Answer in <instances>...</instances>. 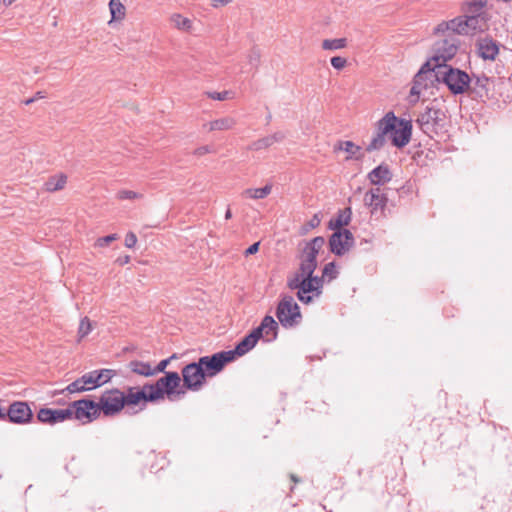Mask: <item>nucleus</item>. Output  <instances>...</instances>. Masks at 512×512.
<instances>
[{
    "label": "nucleus",
    "instance_id": "obj_1",
    "mask_svg": "<svg viewBox=\"0 0 512 512\" xmlns=\"http://www.w3.org/2000/svg\"><path fill=\"white\" fill-rule=\"evenodd\" d=\"M325 239L322 236L314 237L306 243L300 256L298 271L287 279V286L291 290L297 291V298L304 304L312 302L313 297L317 296V287L311 283V275L317 268V255L322 249Z\"/></svg>",
    "mask_w": 512,
    "mask_h": 512
},
{
    "label": "nucleus",
    "instance_id": "obj_2",
    "mask_svg": "<svg viewBox=\"0 0 512 512\" xmlns=\"http://www.w3.org/2000/svg\"><path fill=\"white\" fill-rule=\"evenodd\" d=\"M411 134V121L398 118L393 112H388L376 122V134L372 137L366 150L373 152L382 149L387 138L395 147L403 148L410 142Z\"/></svg>",
    "mask_w": 512,
    "mask_h": 512
},
{
    "label": "nucleus",
    "instance_id": "obj_3",
    "mask_svg": "<svg viewBox=\"0 0 512 512\" xmlns=\"http://www.w3.org/2000/svg\"><path fill=\"white\" fill-rule=\"evenodd\" d=\"M446 114L434 100L419 113L416 124L420 130L430 138L438 136L445 131Z\"/></svg>",
    "mask_w": 512,
    "mask_h": 512
},
{
    "label": "nucleus",
    "instance_id": "obj_4",
    "mask_svg": "<svg viewBox=\"0 0 512 512\" xmlns=\"http://www.w3.org/2000/svg\"><path fill=\"white\" fill-rule=\"evenodd\" d=\"M436 81L444 83L454 95L467 92L471 77L458 68L436 64Z\"/></svg>",
    "mask_w": 512,
    "mask_h": 512
},
{
    "label": "nucleus",
    "instance_id": "obj_5",
    "mask_svg": "<svg viewBox=\"0 0 512 512\" xmlns=\"http://www.w3.org/2000/svg\"><path fill=\"white\" fill-rule=\"evenodd\" d=\"M114 376L116 371L113 369L93 370L71 382L63 391L70 394L90 391L108 383Z\"/></svg>",
    "mask_w": 512,
    "mask_h": 512
},
{
    "label": "nucleus",
    "instance_id": "obj_6",
    "mask_svg": "<svg viewBox=\"0 0 512 512\" xmlns=\"http://www.w3.org/2000/svg\"><path fill=\"white\" fill-rule=\"evenodd\" d=\"M181 377L177 372H166L165 376L159 378L154 384H145V389L149 390V399L157 401L163 399L167 394L169 397L176 393V388L180 385ZM180 394V392H177Z\"/></svg>",
    "mask_w": 512,
    "mask_h": 512
},
{
    "label": "nucleus",
    "instance_id": "obj_7",
    "mask_svg": "<svg viewBox=\"0 0 512 512\" xmlns=\"http://www.w3.org/2000/svg\"><path fill=\"white\" fill-rule=\"evenodd\" d=\"M436 64L433 61L427 60L414 76L413 85L410 90L411 102H416L422 91L433 85L434 80H436Z\"/></svg>",
    "mask_w": 512,
    "mask_h": 512
},
{
    "label": "nucleus",
    "instance_id": "obj_8",
    "mask_svg": "<svg viewBox=\"0 0 512 512\" xmlns=\"http://www.w3.org/2000/svg\"><path fill=\"white\" fill-rule=\"evenodd\" d=\"M276 316L280 324L285 328H291L301 321V313L298 304L290 295L281 298L276 309Z\"/></svg>",
    "mask_w": 512,
    "mask_h": 512
},
{
    "label": "nucleus",
    "instance_id": "obj_9",
    "mask_svg": "<svg viewBox=\"0 0 512 512\" xmlns=\"http://www.w3.org/2000/svg\"><path fill=\"white\" fill-rule=\"evenodd\" d=\"M96 406L104 416H115L124 408V392L117 388L106 390L100 396Z\"/></svg>",
    "mask_w": 512,
    "mask_h": 512
},
{
    "label": "nucleus",
    "instance_id": "obj_10",
    "mask_svg": "<svg viewBox=\"0 0 512 512\" xmlns=\"http://www.w3.org/2000/svg\"><path fill=\"white\" fill-rule=\"evenodd\" d=\"M453 33L458 35H470L478 31H483L487 25V18L474 17L469 13H463L462 16L451 20Z\"/></svg>",
    "mask_w": 512,
    "mask_h": 512
},
{
    "label": "nucleus",
    "instance_id": "obj_11",
    "mask_svg": "<svg viewBox=\"0 0 512 512\" xmlns=\"http://www.w3.org/2000/svg\"><path fill=\"white\" fill-rule=\"evenodd\" d=\"M459 39L454 35H449L444 39L437 41L433 46L434 55L429 59L433 63L445 64L452 59L459 48Z\"/></svg>",
    "mask_w": 512,
    "mask_h": 512
},
{
    "label": "nucleus",
    "instance_id": "obj_12",
    "mask_svg": "<svg viewBox=\"0 0 512 512\" xmlns=\"http://www.w3.org/2000/svg\"><path fill=\"white\" fill-rule=\"evenodd\" d=\"M493 88V78H490L485 74H473L467 92L473 99L485 102V100L490 99L492 97Z\"/></svg>",
    "mask_w": 512,
    "mask_h": 512
},
{
    "label": "nucleus",
    "instance_id": "obj_13",
    "mask_svg": "<svg viewBox=\"0 0 512 512\" xmlns=\"http://www.w3.org/2000/svg\"><path fill=\"white\" fill-rule=\"evenodd\" d=\"M67 410L71 412V419L83 422H91L100 416L96 402L89 399H80L72 402Z\"/></svg>",
    "mask_w": 512,
    "mask_h": 512
},
{
    "label": "nucleus",
    "instance_id": "obj_14",
    "mask_svg": "<svg viewBox=\"0 0 512 512\" xmlns=\"http://www.w3.org/2000/svg\"><path fill=\"white\" fill-rule=\"evenodd\" d=\"M231 352L221 351L211 356L200 357L198 363L202 366L206 377H214L221 372L225 365L232 361Z\"/></svg>",
    "mask_w": 512,
    "mask_h": 512
},
{
    "label": "nucleus",
    "instance_id": "obj_15",
    "mask_svg": "<svg viewBox=\"0 0 512 512\" xmlns=\"http://www.w3.org/2000/svg\"><path fill=\"white\" fill-rule=\"evenodd\" d=\"M198 362L187 364L182 369L184 386L191 391H199L205 384L206 375Z\"/></svg>",
    "mask_w": 512,
    "mask_h": 512
},
{
    "label": "nucleus",
    "instance_id": "obj_16",
    "mask_svg": "<svg viewBox=\"0 0 512 512\" xmlns=\"http://www.w3.org/2000/svg\"><path fill=\"white\" fill-rule=\"evenodd\" d=\"M6 420L14 424H27L31 422L33 413L27 402L15 401L8 407Z\"/></svg>",
    "mask_w": 512,
    "mask_h": 512
},
{
    "label": "nucleus",
    "instance_id": "obj_17",
    "mask_svg": "<svg viewBox=\"0 0 512 512\" xmlns=\"http://www.w3.org/2000/svg\"><path fill=\"white\" fill-rule=\"evenodd\" d=\"M353 244V234L347 229L335 231L329 239L330 250L337 256L344 255Z\"/></svg>",
    "mask_w": 512,
    "mask_h": 512
},
{
    "label": "nucleus",
    "instance_id": "obj_18",
    "mask_svg": "<svg viewBox=\"0 0 512 512\" xmlns=\"http://www.w3.org/2000/svg\"><path fill=\"white\" fill-rule=\"evenodd\" d=\"M364 205L370 209L372 215H384L388 198L379 187L371 188L364 194Z\"/></svg>",
    "mask_w": 512,
    "mask_h": 512
},
{
    "label": "nucleus",
    "instance_id": "obj_19",
    "mask_svg": "<svg viewBox=\"0 0 512 512\" xmlns=\"http://www.w3.org/2000/svg\"><path fill=\"white\" fill-rule=\"evenodd\" d=\"M477 55L484 61H495L500 51V43L489 35L476 40Z\"/></svg>",
    "mask_w": 512,
    "mask_h": 512
},
{
    "label": "nucleus",
    "instance_id": "obj_20",
    "mask_svg": "<svg viewBox=\"0 0 512 512\" xmlns=\"http://www.w3.org/2000/svg\"><path fill=\"white\" fill-rule=\"evenodd\" d=\"M37 419L43 424L54 425L67 420H71L70 410L41 408L37 413Z\"/></svg>",
    "mask_w": 512,
    "mask_h": 512
},
{
    "label": "nucleus",
    "instance_id": "obj_21",
    "mask_svg": "<svg viewBox=\"0 0 512 512\" xmlns=\"http://www.w3.org/2000/svg\"><path fill=\"white\" fill-rule=\"evenodd\" d=\"M141 401L152 402L149 399V390L145 389V385L141 390L135 387H128L126 393H124V407L138 405Z\"/></svg>",
    "mask_w": 512,
    "mask_h": 512
},
{
    "label": "nucleus",
    "instance_id": "obj_22",
    "mask_svg": "<svg viewBox=\"0 0 512 512\" xmlns=\"http://www.w3.org/2000/svg\"><path fill=\"white\" fill-rule=\"evenodd\" d=\"M367 178L371 184L381 186L391 181L392 172L390 171L388 165L381 164L371 170L368 173Z\"/></svg>",
    "mask_w": 512,
    "mask_h": 512
},
{
    "label": "nucleus",
    "instance_id": "obj_23",
    "mask_svg": "<svg viewBox=\"0 0 512 512\" xmlns=\"http://www.w3.org/2000/svg\"><path fill=\"white\" fill-rule=\"evenodd\" d=\"M286 135L282 131H277L271 135L260 138L254 142H252L249 146L250 150L259 151L263 149H267L274 145L275 143H280L285 139Z\"/></svg>",
    "mask_w": 512,
    "mask_h": 512
},
{
    "label": "nucleus",
    "instance_id": "obj_24",
    "mask_svg": "<svg viewBox=\"0 0 512 512\" xmlns=\"http://www.w3.org/2000/svg\"><path fill=\"white\" fill-rule=\"evenodd\" d=\"M235 125L236 120L232 117L226 116L203 124V129L208 132L226 131L234 128Z\"/></svg>",
    "mask_w": 512,
    "mask_h": 512
},
{
    "label": "nucleus",
    "instance_id": "obj_25",
    "mask_svg": "<svg viewBox=\"0 0 512 512\" xmlns=\"http://www.w3.org/2000/svg\"><path fill=\"white\" fill-rule=\"evenodd\" d=\"M487 0H469L462 4L461 10L463 13H469L474 17L486 18L483 8L486 6Z\"/></svg>",
    "mask_w": 512,
    "mask_h": 512
},
{
    "label": "nucleus",
    "instance_id": "obj_26",
    "mask_svg": "<svg viewBox=\"0 0 512 512\" xmlns=\"http://www.w3.org/2000/svg\"><path fill=\"white\" fill-rule=\"evenodd\" d=\"M249 335H246L235 347L233 350H228L227 352H231L232 361L235 359V356H243L247 352H249L252 348L255 347L256 342Z\"/></svg>",
    "mask_w": 512,
    "mask_h": 512
},
{
    "label": "nucleus",
    "instance_id": "obj_27",
    "mask_svg": "<svg viewBox=\"0 0 512 512\" xmlns=\"http://www.w3.org/2000/svg\"><path fill=\"white\" fill-rule=\"evenodd\" d=\"M265 333L268 341L274 340L277 336L278 324L272 316L266 315L259 325Z\"/></svg>",
    "mask_w": 512,
    "mask_h": 512
},
{
    "label": "nucleus",
    "instance_id": "obj_28",
    "mask_svg": "<svg viewBox=\"0 0 512 512\" xmlns=\"http://www.w3.org/2000/svg\"><path fill=\"white\" fill-rule=\"evenodd\" d=\"M170 23L174 28L184 32H190L193 28V22L191 19L184 17L180 13H173L169 17Z\"/></svg>",
    "mask_w": 512,
    "mask_h": 512
},
{
    "label": "nucleus",
    "instance_id": "obj_29",
    "mask_svg": "<svg viewBox=\"0 0 512 512\" xmlns=\"http://www.w3.org/2000/svg\"><path fill=\"white\" fill-rule=\"evenodd\" d=\"M67 183V176L64 174L51 176L45 183L44 189L47 192H56L62 190Z\"/></svg>",
    "mask_w": 512,
    "mask_h": 512
},
{
    "label": "nucleus",
    "instance_id": "obj_30",
    "mask_svg": "<svg viewBox=\"0 0 512 512\" xmlns=\"http://www.w3.org/2000/svg\"><path fill=\"white\" fill-rule=\"evenodd\" d=\"M127 366L133 373L137 375L144 377L153 376L152 366L147 362L132 360L128 363Z\"/></svg>",
    "mask_w": 512,
    "mask_h": 512
},
{
    "label": "nucleus",
    "instance_id": "obj_31",
    "mask_svg": "<svg viewBox=\"0 0 512 512\" xmlns=\"http://www.w3.org/2000/svg\"><path fill=\"white\" fill-rule=\"evenodd\" d=\"M272 191V185L267 184L261 188H248L245 189L242 193L243 197L250 199H264L266 198Z\"/></svg>",
    "mask_w": 512,
    "mask_h": 512
},
{
    "label": "nucleus",
    "instance_id": "obj_32",
    "mask_svg": "<svg viewBox=\"0 0 512 512\" xmlns=\"http://www.w3.org/2000/svg\"><path fill=\"white\" fill-rule=\"evenodd\" d=\"M348 45L347 38L324 39L321 47L325 51H336L346 48Z\"/></svg>",
    "mask_w": 512,
    "mask_h": 512
},
{
    "label": "nucleus",
    "instance_id": "obj_33",
    "mask_svg": "<svg viewBox=\"0 0 512 512\" xmlns=\"http://www.w3.org/2000/svg\"><path fill=\"white\" fill-rule=\"evenodd\" d=\"M336 149H339V150H342V151H345L346 153H348L346 160H349L352 158L359 159V156L357 154L360 152L361 147L356 145L352 141H349V140L340 141L338 143V146L336 147Z\"/></svg>",
    "mask_w": 512,
    "mask_h": 512
},
{
    "label": "nucleus",
    "instance_id": "obj_34",
    "mask_svg": "<svg viewBox=\"0 0 512 512\" xmlns=\"http://www.w3.org/2000/svg\"><path fill=\"white\" fill-rule=\"evenodd\" d=\"M109 9L111 13V20L112 21H120L124 19L125 17V7L121 3L120 0H110L109 2Z\"/></svg>",
    "mask_w": 512,
    "mask_h": 512
},
{
    "label": "nucleus",
    "instance_id": "obj_35",
    "mask_svg": "<svg viewBox=\"0 0 512 512\" xmlns=\"http://www.w3.org/2000/svg\"><path fill=\"white\" fill-rule=\"evenodd\" d=\"M246 58L251 68L256 70L260 65L261 52L258 48L253 47L248 51Z\"/></svg>",
    "mask_w": 512,
    "mask_h": 512
},
{
    "label": "nucleus",
    "instance_id": "obj_36",
    "mask_svg": "<svg viewBox=\"0 0 512 512\" xmlns=\"http://www.w3.org/2000/svg\"><path fill=\"white\" fill-rule=\"evenodd\" d=\"M347 211H348V215L345 216L344 214L340 213L335 220L330 221V226L333 229H337V231H338V230H341V227L348 225V223L350 221V215H351L350 208H347Z\"/></svg>",
    "mask_w": 512,
    "mask_h": 512
},
{
    "label": "nucleus",
    "instance_id": "obj_37",
    "mask_svg": "<svg viewBox=\"0 0 512 512\" xmlns=\"http://www.w3.org/2000/svg\"><path fill=\"white\" fill-rule=\"evenodd\" d=\"M92 331V322L88 317H84L80 320L78 328L79 339L86 337Z\"/></svg>",
    "mask_w": 512,
    "mask_h": 512
},
{
    "label": "nucleus",
    "instance_id": "obj_38",
    "mask_svg": "<svg viewBox=\"0 0 512 512\" xmlns=\"http://www.w3.org/2000/svg\"><path fill=\"white\" fill-rule=\"evenodd\" d=\"M338 275V271L336 270V266L334 262L327 263L322 271V276L324 279L331 281L335 279Z\"/></svg>",
    "mask_w": 512,
    "mask_h": 512
},
{
    "label": "nucleus",
    "instance_id": "obj_39",
    "mask_svg": "<svg viewBox=\"0 0 512 512\" xmlns=\"http://www.w3.org/2000/svg\"><path fill=\"white\" fill-rule=\"evenodd\" d=\"M141 197V194L132 190H120L117 193V198L120 200H134Z\"/></svg>",
    "mask_w": 512,
    "mask_h": 512
},
{
    "label": "nucleus",
    "instance_id": "obj_40",
    "mask_svg": "<svg viewBox=\"0 0 512 512\" xmlns=\"http://www.w3.org/2000/svg\"><path fill=\"white\" fill-rule=\"evenodd\" d=\"M117 239H118V235L117 234H110V235L98 238L96 240L95 245L98 246V247H106L111 242H113V241H115Z\"/></svg>",
    "mask_w": 512,
    "mask_h": 512
},
{
    "label": "nucleus",
    "instance_id": "obj_41",
    "mask_svg": "<svg viewBox=\"0 0 512 512\" xmlns=\"http://www.w3.org/2000/svg\"><path fill=\"white\" fill-rule=\"evenodd\" d=\"M330 62H331V65L333 66V68H335L337 70L343 69L347 64L346 58L341 57V56L332 57Z\"/></svg>",
    "mask_w": 512,
    "mask_h": 512
},
{
    "label": "nucleus",
    "instance_id": "obj_42",
    "mask_svg": "<svg viewBox=\"0 0 512 512\" xmlns=\"http://www.w3.org/2000/svg\"><path fill=\"white\" fill-rule=\"evenodd\" d=\"M174 358H175V355H172L171 357H169L167 359L161 360L156 367H152L153 375H155L159 372H164L167 365L171 361V359H174Z\"/></svg>",
    "mask_w": 512,
    "mask_h": 512
},
{
    "label": "nucleus",
    "instance_id": "obj_43",
    "mask_svg": "<svg viewBox=\"0 0 512 512\" xmlns=\"http://www.w3.org/2000/svg\"><path fill=\"white\" fill-rule=\"evenodd\" d=\"M446 31L453 32V26H452L451 20L443 21V22L439 23L434 29L435 33H444Z\"/></svg>",
    "mask_w": 512,
    "mask_h": 512
},
{
    "label": "nucleus",
    "instance_id": "obj_44",
    "mask_svg": "<svg viewBox=\"0 0 512 512\" xmlns=\"http://www.w3.org/2000/svg\"><path fill=\"white\" fill-rule=\"evenodd\" d=\"M215 150L212 146L210 145H204V146H201V147H198L194 150L193 154L195 156H198V157H201L205 154H208V153H214Z\"/></svg>",
    "mask_w": 512,
    "mask_h": 512
},
{
    "label": "nucleus",
    "instance_id": "obj_45",
    "mask_svg": "<svg viewBox=\"0 0 512 512\" xmlns=\"http://www.w3.org/2000/svg\"><path fill=\"white\" fill-rule=\"evenodd\" d=\"M324 278L313 276L311 275V283L314 287H317V296H319L322 293V287H323Z\"/></svg>",
    "mask_w": 512,
    "mask_h": 512
},
{
    "label": "nucleus",
    "instance_id": "obj_46",
    "mask_svg": "<svg viewBox=\"0 0 512 512\" xmlns=\"http://www.w3.org/2000/svg\"><path fill=\"white\" fill-rule=\"evenodd\" d=\"M229 92L223 91V92H207V95L209 98L213 100L223 101L226 100L228 97Z\"/></svg>",
    "mask_w": 512,
    "mask_h": 512
},
{
    "label": "nucleus",
    "instance_id": "obj_47",
    "mask_svg": "<svg viewBox=\"0 0 512 512\" xmlns=\"http://www.w3.org/2000/svg\"><path fill=\"white\" fill-rule=\"evenodd\" d=\"M137 243V237L135 233L128 232L125 236V246L127 248H133Z\"/></svg>",
    "mask_w": 512,
    "mask_h": 512
},
{
    "label": "nucleus",
    "instance_id": "obj_48",
    "mask_svg": "<svg viewBox=\"0 0 512 512\" xmlns=\"http://www.w3.org/2000/svg\"><path fill=\"white\" fill-rule=\"evenodd\" d=\"M248 335L250 337H253L252 339L256 343L258 342L259 339L266 337L264 331L259 326L253 329Z\"/></svg>",
    "mask_w": 512,
    "mask_h": 512
},
{
    "label": "nucleus",
    "instance_id": "obj_49",
    "mask_svg": "<svg viewBox=\"0 0 512 512\" xmlns=\"http://www.w3.org/2000/svg\"><path fill=\"white\" fill-rule=\"evenodd\" d=\"M259 246H260V242H256V243L252 244L250 247H248L245 250L244 255L249 256V255H253V254L257 253L259 250Z\"/></svg>",
    "mask_w": 512,
    "mask_h": 512
},
{
    "label": "nucleus",
    "instance_id": "obj_50",
    "mask_svg": "<svg viewBox=\"0 0 512 512\" xmlns=\"http://www.w3.org/2000/svg\"><path fill=\"white\" fill-rule=\"evenodd\" d=\"M321 222V219L320 217L318 216V214H315L310 220L309 222L307 223L308 227L313 229V228H316L317 226H319Z\"/></svg>",
    "mask_w": 512,
    "mask_h": 512
},
{
    "label": "nucleus",
    "instance_id": "obj_51",
    "mask_svg": "<svg viewBox=\"0 0 512 512\" xmlns=\"http://www.w3.org/2000/svg\"><path fill=\"white\" fill-rule=\"evenodd\" d=\"M33 98H35V101L38 99H43V98H45V94L43 92L39 91L35 94V96Z\"/></svg>",
    "mask_w": 512,
    "mask_h": 512
},
{
    "label": "nucleus",
    "instance_id": "obj_52",
    "mask_svg": "<svg viewBox=\"0 0 512 512\" xmlns=\"http://www.w3.org/2000/svg\"><path fill=\"white\" fill-rule=\"evenodd\" d=\"M231 217H232V212H231V210L228 208V209L226 210V212H225V219H226V220H229V219H231Z\"/></svg>",
    "mask_w": 512,
    "mask_h": 512
},
{
    "label": "nucleus",
    "instance_id": "obj_53",
    "mask_svg": "<svg viewBox=\"0 0 512 512\" xmlns=\"http://www.w3.org/2000/svg\"><path fill=\"white\" fill-rule=\"evenodd\" d=\"M215 3H220L222 5L228 4L231 0H213Z\"/></svg>",
    "mask_w": 512,
    "mask_h": 512
},
{
    "label": "nucleus",
    "instance_id": "obj_54",
    "mask_svg": "<svg viewBox=\"0 0 512 512\" xmlns=\"http://www.w3.org/2000/svg\"><path fill=\"white\" fill-rule=\"evenodd\" d=\"M0 420L6 421V414L1 408H0Z\"/></svg>",
    "mask_w": 512,
    "mask_h": 512
},
{
    "label": "nucleus",
    "instance_id": "obj_55",
    "mask_svg": "<svg viewBox=\"0 0 512 512\" xmlns=\"http://www.w3.org/2000/svg\"><path fill=\"white\" fill-rule=\"evenodd\" d=\"M33 102H35V98H33V97H32V98H29V99H27V100H25V101H24L25 105H30V104H32Z\"/></svg>",
    "mask_w": 512,
    "mask_h": 512
},
{
    "label": "nucleus",
    "instance_id": "obj_56",
    "mask_svg": "<svg viewBox=\"0 0 512 512\" xmlns=\"http://www.w3.org/2000/svg\"><path fill=\"white\" fill-rule=\"evenodd\" d=\"M13 0H3V4L5 6H10L12 4Z\"/></svg>",
    "mask_w": 512,
    "mask_h": 512
},
{
    "label": "nucleus",
    "instance_id": "obj_57",
    "mask_svg": "<svg viewBox=\"0 0 512 512\" xmlns=\"http://www.w3.org/2000/svg\"><path fill=\"white\" fill-rule=\"evenodd\" d=\"M290 477H291V480H292L294 483L299 482V479H298L295 475L291 474V476H290Z\"/></svg>",
    "mask_w": 512,
    "mask_h": 512
},
{
    "label": "nucleus",
    "instance_id": "obj_58",
    "mask_svg": "<svg viewBox=\"0 0 512 512\" xmlns=\"http://www.w3.org/2000/svg\"><path fill=\"white\" fill-rule=\"evenodd\" d=\"M130 260L129 256H126L125 259H123V262L122 263H128Z\"/></svg>",
    "mask_w": 512,
    "mask_h": 512
},
{
    "label": "nucleus",
    "instance_id": "obj_59",
    "mask_svg": "<svg viewBox=\"0 0 512 512\" xmlns=\"http://www.w3.org/2000/svg\"><path fill=\"white\" fill-rule=\"evenodd\" d=\"M31 488H32V485H29L28 488L26 489L25 493H27Z\"/></svg>",
    "mask_w": 512,
    "mask_h": 512
}]
</instances>
